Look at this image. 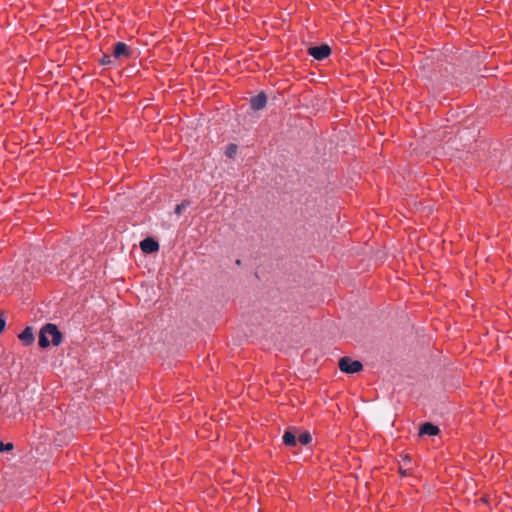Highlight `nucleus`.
<instances>
[{"label": "nucleus", "instance_id": "obj_1", "mask_svg": "<svg viewBox=\"0 0 512 512\" xmlns=\"http://www.w3.org/2000/svg\"><path fill=\"white\" fill-rule=\"evenodd\" d=\"M61 332L55 324H46L39 334V346L42 348L48 347L51 343L55 346L61 342Z\"/></svg>", "mask_w": 512, "mask_h": 512}, {"label": "nucleus", "instance_id": "obj_2", "mask_svg": "<svg viewBox=\"0 0 512 512\" xmlns=\"http://www.w3.org/2000/svg\"><path fill=\"white\" fill-rule=\"evenodd\" d=\"M339 368L344 373L353 374L361 371L363 365L358 360H352L349 357H343L339 360Z\"/></svg>", "mask_w": 512, "mask_h": 512}, {"label": "nucleus", "instance_id": "obj_3", "mask_svg": "<svg viewBox=\"0 0 512 512\" xmlns=\"http://www.w3.org/2000/svg\"><path fill=\"white\" fill-rule=\"evenodd\" d=\"M331 53V48L327 44L320 46H313L308 48V54L316 60H323L327 58Z\"/></svg>", "mask_w": 512, "mask_h": 512}, {"label": "nucleus", "instance_id": "obj_4", "mask_svg": "<svg viewBox=\"0 0 512 512\" xmlns=\"http://www.w3.org/2000/svg\"><path fill=\"white\" fill-rule=\"evenodd\" d=\"M140 248L144 253H153L158 251L159 244L151 237H147L140 242Z\"/></svg>", "mask_w": 512, "mask_h": 512}, {"label": "nucleus", "instance_id": "obj_5", "mask_svg": "<svg viewBox=\"0 0 512 512\" xmlns=\"http://www.w3.org/2000/svg\"><path fill=\"white\" fill-rule=\"evenodd\" d=\"M439 433L438 426L434 425L430 422H425L421 425L419 429V436L429 435V436H435Z\"/></svg>", "mask_w": 512, "mask_h": 512}, {"label": "nucleus", "instance_id": "obj_6", "mask_svg": "<svg viewBox=\"0 0 512 512\" xmlns=\"http://www.w3.org/2000/svg\"><path fill=\"white\" fill-rule=\"evenodd\" d=\"M266 102V95L264 93H260L251 98L250 105L253 110H260L265 107Z\"/></svg>", "mask_w": 512, "mask_h": 512}, {"label": "nucleus", "instance_id": "obj_7", "mask_svg": "<svg viewBox=\"0 0 512 512\" xmlns=\"http://www.w3.org/2000/svg\"><path fill=\"white\" fill-rule=\"evenodd\" d=\"M18 338L22 341L24 345H30L34 341L33 329L31 327H26L19 335Z\"/></svg>", "mask_w": 512, "mask_h": 512}, {"label": "nucleus", "instance_id": "obj_8", "mask_svg": "<svg viewBox=\"0 0 512 512\" xmlns=\"http://www.w3.org/2000/svg\"><path fill=\"white\" fill-rule=\"evenodd\" d=\"M128 55H129V51H128L127 45L123 42H118L115 45V48L113 51L114 58L118 59V58H121L123 56H128Z\"/></svg>", "mask_w": 512, "mask_h": 512}, {"label": "nucleus", "instance_id": "obj_9", "mask_svg": "<svg viewBox=\"0 0 512 512\" xmlns=\"http://www.w3.org/2000/svg\"><path fill=\"white\" fill-rule=\"evenodd\" d=\"M283 443L287 446H294L296 444V437L291 431H286L283 435Z\"/></svg>", "mask_w": 512, "mask_h": 512}, {"label": "nucleus", "instance_id": "obj_10", "mask_svg": "<svg viewBox=\"0 0 512 512\" xmlns=\"http://www.w3.org/2000/svg\"><path fill=\"white\" fill-rule=\"evenodd\" d=\"M298 440L302 445H307L312 441V436L309 432H304L300 434Z\"/></svg>", "mask_w": 512, "mask_h": 512}, {"label": "nucleus", "instance_id": "obj_11", "mask_svg": "<svg viewBox=\"0 0 512 512\" xmlns=\"http://www.w3.org/2000/svg\"><path fill=\"white\" fill-rule=\"evenodd\" d=\"M237 153V146L235 144H230L227 146L225 154L229 158H233L235 154Z\"/></svg>", "mask_w": 512, "mask_h": 512}, {"label": "nucleus", "instance_id": "obj_12", "mask_svg": "<svg viewBox=\"0 0 512 512\" xmlns=\"http://www.w3.org/2000/svg\"><path fill=\"white\" fill-rule=\"evenodd\" d=\"M189 206V202H182L180 204H177L175 206V209H174V212L177 214V215H180L182 210L186 209L187 207Z\"/></svg>", "mask_w": 512, "mask_h": 512}, {"label": "nucleus", "instance_id": "obj_13", "mask_svg": "<svg viewBox=\"0 0 512 512\" xmlns=\"http://www.w3.org/2000/svg\"><path fill=\"white\" fill-rule=\"evenodd\" d=\"M12 449H13V443H11V442H8V443L0 442V453H2L4 451H11Z\"/></svg>", "mask_w": 512, "mask_h": 512}, {"label": "nucleus", "instance_id": "obj_14", "mask_svg": "<svg viewBox=\"0 0 512 512\" xmlns=\"http://www.w3.org/2000/svg\"><path fill=\"white\" fill-rule=\"evenodd\" d=\"M109 63H111V57L109 55H104L101 59V64L107 65Z\"/></svg>", "mask_w": 512, "mask_h": 512}, {"label": "nucleus", "instance_id": "obj_15", "mask_svg": "<svg viewBox=\"0 0 512 512\" xmlns=\"http://www.w3.org/2000/svg\"><path fill=\"white\" fill-rule=\"evenodd\" d=\"M5 325H6V321L3 318H0V333L5 328Z\"/></svg>", "mask_w": 512, "mask_h": 512}, {"label": "nucleus", "instance_id": "obj_16", "mask_svg": "<svg viewBox=\"0 0 512 512\" xmlns=\"http://www.w3.org/2000/svg\"><path fill=\"white\" fill-rule=\"evenodd\" d=\"M401 476L402 477H407V476H410L406 471H402L401 470Z\"/></svg>", "mask_w": 512, "mask_h": 512}]
</instances>
